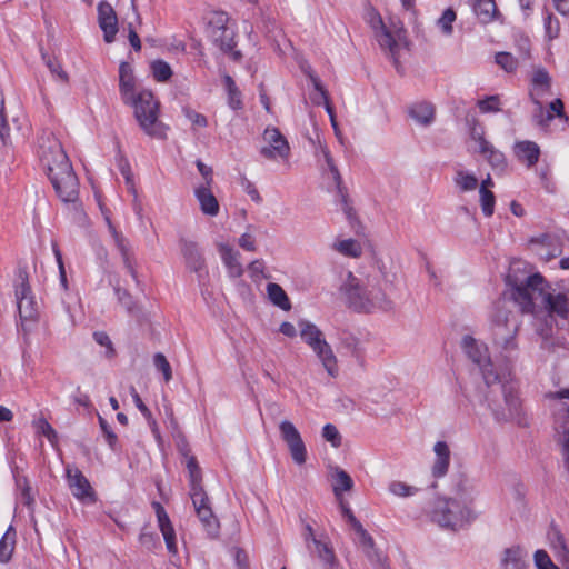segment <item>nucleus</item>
Instances as JSON below:
<instances>
[{
  "mask_svg": "<svg viewBox=\"0 0 569 569\" xmlns=\"http://www.w3.org/2000/svg\"><path fill=\"white\" fill-rule=\"evenodd\" d=\"M506 280L511 288V297L522 313H532L537 320L540 311L546 313L543 322L536 327L543 339L551 337L556 318L569 319V289L565 292L546 290V281L540 273L520 279L510 272Z\"/></svg>",
  "mask_w": 569,
  "mask_h": 569,
  "instance_id": "obj_1",
  "label": "nucleus"
},
{
  "mask_svg": "<svg viewBox=\"0 0 569 569\" xmlns=\"http://www.w3.org/2000/svg\"><path fill=\"white\" fill-rule=\"evenodd\" d=\"M38 154L58 197L66 203L77 201L79 181L61 142L48 136L40 142Z\"/></svg>",
  "mask_w": 569,
  "mask_h": 569,
  "instance_id": "obj_2",
  "label": "nucleus"
},
{
  "mask_svg": "<svg viewBox=\"0 0 569 569\" xmlns=\"http://www.w3.org/2000/svg\"><path fill=\"white\" fill-rule=\"evenodd\" d=\"M457 499L439 498L431 510V519L440 527L456 530L466 522L477 518V513L468 506L476 497L475 486L462 480L457 487Z\"/></svg>",
  "mask_w": 569,
  "mask_h": 569,
  "instance_id": "obj_3",
  "label": "nucleus"
},
{
  "mask_svg": "<svg viewBox=\"0 0 569 569\" xmlns=\"http://www.w3.org/2000/svg\"><path fill=\"white\" fill-rule=\"evenodd\" d=\"M341 295L349 308L356 311L370 312L376 309L389 310L392 301L385 290L367 279L366 281L348 272L340 287Z\"/></svg>",
  "mask_w": 569,
  "mask_h": 569,
  "instance_id": "obj_4",
  "label": "nucleus"
},
{
  "mask_svg": "<svg viewBox=\"0 0 569 569\" xmlns=\"http://www.w3.org/2000/svg\"><path fill=\"white\" fill-rule=\"evenodd\" d=\"M502 372L499 381L487 386L490 390L485 400L495 419L499 422L508 421L520 415L521 402L512 383L507 381Z\"/></svg>",
  "mask_w": 569,
  "mask_h": 569,
  "instance_id": "obj_5",
  "label": "nucleus"
},
{
  "mask_svg": "<svg viewBox=\"0 0 569 569\" xmlns=\"http://www.w3.org/2000/svg\"><path fill=\"white\" fill-rule=\"evenodd\" d=\"M134 110V117L146 134L157 139L166 138L167 127L159 121V102L149 90H141L132 100L124 102Z\"/></svg>",
  "mask_w": 569,
  "mask_h": 569,
  "instance_id": "obj_6",
  "label": "nucleus"
},
{
  "mask_svg": "<svg viewBox=\"0 0 569 569\" xmlns=\"http://www.w3.org/2000/svg\"><path fill=\"white\" fill-rule=\"evenodd\" d=\"M520 328V320L517 313L499 308L492 319V339L495 345L509 359L518 348L517 333Z\"/></svg>",
  "mask_w": 569,
  "mask_h": 569,
  "instance_id": "obj_7",
  "label": "nucleus"
},
{
  "mask_svg": "<svg viewBox=\"0 0 569 569\" xmlns=\"http://www.w3.org/2000/svg\"><path fill=\"white\" fill-rule=\"evenodd\" d=\"M229 17L223 11H214L209 14L207 33L210 40L224 53H230L232 59L238 61L242 54L234 50V31L228 26Z\"/></svg>",
  "mask_w": 569,
  "mask_h": 569,
  "instance_id": "obj_8",
  "label": "nucleus"
},
{
  "mask_svg": "<svg viewBox=\"0 0 569 569\" xmlns=\"http://www.w3.org/2000/svg\"><path fill=\"white\" fill-rule=\"evenodd\" d=\"M16 299L21 322V328L24 332L29 331V325L38 319V306L31 292L28 282V273L24 270H19L16 283Z\"/></svg>",
  "mask_w": 569,
  "mask_h": 569,
  "instance_id": "obj_9",
  "label": "nucleus"
},
{
  "mask_svg": "<svg viewBox=\"0 0 569 569\" xmlns=\"http://www.w3.org/2000/svg\"><path fill=\"white\" fill-rule=\"evenodd\" d=\"M462 347L468 358L479 367L487 386L499 381L502 373L496 370L485 343L477 341L471 336H465Z\"/></svg>",
  "mask_w": 569,
  "mask_h": 569,
  "instance_id": "obj_10",
  "label": "nucleus"
},
{
  "mask_svg": "<svg viewBox=\"0 0 569 569\" xmlns=\"http://www.w3.org/2000/svg\"><path fill=\"white\" fill-rule=\"evenodd\" d=\"M279 431L281 439L288 446L293 462L299 466L303 465L307 460V448L296 426L289 420H283L279 425Z\"/></svg>",
  "mask_w": 569,
  "mask_h": 569,
  "instance_id": "obj_11",
  "label": "nucleus"
},
{
  "mask_svg": "<svg viewBox=\"0 0 569 569\" xmlns=\"http://www.w3.org/2000/svg\"><path fill=\"white\" fill-rule=\"evenodd\" d=\"M263 140L268 144L261 148L260 153L266 159L273 160L278 157L287 159L289 157V143L277 128L268 127L263 132Z\"/></svg>",
  "mask_w": 569,
  "mask_h": 569,
  "instance_id": "obj_12",
  "label": "nucleus"
},
{
  "mask_svg": "<svg viewBox=\"0 0 569 569\" xmlns=\"http://www.w3.org/2000/svg\"><path fill=\"white\" fill-rule=\"evenodd\" d=\"M352 529L357 536V543L372 567L375 569H389L387 558L375 548L373 539L363 526L360 522H356V525L352 526Z\"/></svg>",
  "mask_w": 569,
  "mask_h": 569,
  "instance_id": "obj_13",
  "label": "nucleus"
},
{
  "mask_svg": "<svg viewBox=\"0 0 569 569\" xmlns=\"http://www.w3.org/2000/svg\"><path fill=\"white\" fill-rule=\"evenodd\" d=\"M67 480L69 488L78 500L80 501H94V491L89 480L78 468L67 467Z\"/></svg>",
  "mask_w": 569,
  "mask_h": 569,
  "instance_id": "obj_14",
  "label": "nucleus"
},
{
  "mask_svg": "<svg viewBox=\"0 0 569 569\" xmlns=\"http://www.w3.org/2000/svg\"><path fill=\"white\" fill-rule=\"evenodd\" d=\"M181 252L186 261L187 268L197 273L199 282L208 274L206 260L198 244L192 241L183 240L181 242Z\"/></svg>",
  "mask_w": 569,
  "mask_h": 569,
  "instance_id": "obj_15",
  "label": "nucleus"
},
{
  "mask_svg": "<svg viewBox=\"0 0 569 569\" xmlns=\"http://www.w3.org/2000/svg\"><path fill=\"white\" fill-rule=\"evenodd\" d=\"M98 22L103 32V39L107 43L114 41L118 32V18L112 6L106 1L98 4Z\"/></svg>",
  "mask_w": 569,
  "mask_h": 569,
  "instance_id": "obj_16",
  "label": "nucleus"
},
{
  "mask_svg": "<svg viewBox=\"0 0 569 569\" xmlns=\"http://www.w3.org/2000/svg\"><path fill=\"white\" fill-rule=\"evenodd\" d=\"M106 221L108 224L109 232L113 238L114 244L121 254L124 268L133 279H137L134 258L129 240L116 229V227L112 224L109 218H106Z\"/></svg>",
  "mask_w": 569,
  "mask_h": 569,
  "instance_id": "obj_17",
  "label": "nucleus"
},
{
  "mask_svg": "<svg viewBox=\"0 0 569 569\" xmlns=\"http://www.w3.org/2000/svg\"><path fill=\"white\" fill-rule=\"evenodd\" d=\"M152 507L154 508L157 519H158V525H159L160 531L163 536L166 547L170 553L174 555V553H177V542H176L174 529L171 525V521H170L164 508L162 507V505L160 502H157V501L152 502Z\"/></svg>",
  "mask_w": 569,
  "mask_h": 569,
  "instance_id": "obj_18",
  "label": "nucleus"
},
{
  "mask_svg": "<svg viewBox=\"0 0 569 569\" xmlns=\"http://www.w3.org/2000/svg\"><path fill=\"white\" fill-rule=\"evenodd\" d=\"M119 91L123 102H129L137 94L133 69L126 61H122L119 66Z\"/></svg>",
  "mask_w": 569,
  "mask_h": 569,
  "instance_id": "obj_19",
  "label": "nucleus"
},
{
  "mask_svg": "<svg viewBox=\"0 0 569 569\" xmlns=\"http://www.w3.org/2000/svg\"><path fill=\"white\" fill-rule=\"evenodd\" d=\"M310 348L316 353L317 358L320 360L328 375L332 378L337 377V358L332 351L331 346L326 341V339Z\"/></svg>",
  "mask_w": 569,
  "mask_h": 569,
  "instance_id": "obj_20",
  "label": "nucleus"
},
{
  "mask_svg": "<svg viewBox=\"0 0 569 569\" xmlns=\"http://www.w3.org/2000/svg\"><path fill=\"white\" fill-rule=\"evenodd\" d=\"M551 93V78L545 68L535 70L531 79L530 99H543Z\"/></svg>",
  "mask_w": 569,
  "mask_h": 569,
  "instance_id": "obj_21",
  "label": "nucleus"
},
{
  "mask_svg": "<svg viewBox=\"0 0 569 569\" xmlns=\"http://www.w3.org/2000/svg\"><path fill=\"white\" fill-rule=\"evenodd\" d=\"M211 187L199 186L194 189V196L203 214L216 217L219 213V202L212 193Z\"/></svg>",
  "mask_w": 569,
  "mask_h": 569,
  "instance_id": "obj_22",
  "label": "nucleus"
},
{
  "mask_svg": "<svg viewBox=\"0 0 569 569\" xmlns=\"http://www.w3.org/2000/svg\"><path fill=\"white\" fill-rule=\"evenodd\" d=\"M219 252L228 274L231 278H240L243 274V267L240 262V253L228 244H221Z\"/></svg>",
  "mask_w": 569,
  "mask_h": 569,
  "instance_id": "obj_23",
  "label": "nucleus"
},
{
  "mask_svg": "<svg viewBox=\"0 0 569 569\" xmlns=\"http://www.w3.org/2000/svg\"><path fill=\"white\" fill-rule=\"evenodd\" d=\"M436 460L432 466V475L437 478L443 477L448 472L450 463V450L445 441L436 442L433 447Z\"/></svg>",
  "mask_w": 569,
  "mask_h": 569,
  "instance_id": "obj_24",
  "label": "nucleus"
},
{
  "mask_svg": "<svg viewBox=\"0 0 569 569\" xmlns=\"http://www.w3.org/2000/svg\"><path fill=\"white\" fill-rule=\"evenodd\" d=\"M516 154L519 160L526 161L528 167H532L539 160L540 148L533 141H521L516 144Z\"/></svg>",
  "mask_w": 569,
  "mask_h": 569,
  "instance_id": "obj_25",
  "label": "nucleus"
},
{
  "mask_svg": "<svg viewBox=\"0 0 569 569\" xmlns=\"http://www.w3.org/2000/svg\"><path fill=\"white\" fill-rule=\"evenodd\" d=\"M503 569H525L527 566L526 555L519 547H512L505 550L501 559Z\"/></svg>",
  "mask_w": 569,
  "mask_h": 569,
  "instance_id": "obj_26",
  "label": "nucleus"
},
{
  "mask_svg": "<svg viewBox=\"0 0 569 569\" xmlns=\"http://www.w3.org/2000/svg\"><path fill=\"white\" fill-rule=\"evenodd\" d=\"M409 113L417 123L425 127L431 124L435 119V108L428 102L413 104Z\"/></svg>",
  "mask_w": 569,
  "mask_h": 569,
  "instance_id": "obj_27",
  "label": "nucleus"
},
{
  "mask_svg": "<svg viewBox=\"0 0 569 569\" xmlns=\"http://www.w3.org/2000/svg\"><path fill=\"white\" fill-rule=\"evenodd\" d=\"M298 326L300 329L301 339L309 347H312L325 339L322 331L315 323L307 320H300Z\"/></svg>",
  "mask_w": 569,
  "mask_h": 569,
  "instance_id": "obj_28",
  "label": "nucleus"
},
{
  "mask_svg": "<svg viewBox=\"0 0 569 569\" xmlns=\"http://www.w3.org/2000/svg\"><path fill=\"white\" fill-rule=\"evenodd\" d=\"M379 46L383 50H388L390 58L393 60V64L398 66V52H399V43L393 38L391 32L388 29H383L376 33Z\"/></svg>",
  "mask_w": 569,
  "mask_h": 569,
  "instance_id": "obj_29",
  "label": "nucleus"
},
{
  "mask_svg": "<svg viewBox=\"0 0 569 569\" xmlns=\"http://www.w3.org/2000/svg\"><path fill=\"white\" fill-rule=\"evenodd\" d=\"M197 517L202 523L203 529L208 532L210 537H217L219 533V521L214 516L211 506L207 508H200L197 512Z\"/></svg>",
  "mask_w": 569,
  "mask_h": 569,
  "instance_id": "obj_30",
  "label": "nucleus"
},
{
  "mask_svg": "<svg viewBox=\"0 0 569 569\" xmlns=\"http://www.w3.org/2000/svg\"><path fill=\"white\" fill-rule=\"evenodd\" d=\"M16 486L19 490V500L26 506L29 510L33 509L34 506V496L31 491V487L29 480L24 476H20L19 473H14Z\"/></svg>",
  "mask_w": 569,
  "mask_h": 569,
  "instance_id": "obj_31",
  "label": "nucleus"
},
{
  "mask_svg": "<svg viewBox=\"0 0 569 569\" xmlns=\"http://www.w3.org/2000/svg\"><path fill=\"white\" fill-rule=\"evenodd\" d=\"M180 451L187 456V469L189 475V486L190 488L201 487L202 486V472L198 465V461L194 456H188V451L186 446L181 448L179 446Z\"/></svg>",
  "mask_w": 569,
  "mask_h": 569,
  "instance_id": "obj_32",
  "label": "nucleus"
},
{
  "mask_svg": "<svg viewBox=\"0 0 569 569\" xmlns=\"http://www.w3.org/2000/svg\"><path fill=\"white\" fill-rule=\"evenodd\" d=\"M316 552L318 558L322 561L323 566L332 569L337 565V558L333 548L326 541L313 539Z\"/></svg>",
  "mask_w": 569,
  "mask_h": 569,
  "instance_id": "obj_33",
  "label": "nucleus"
},
{
  "mask_svg": "<svg viewBox=\"0 0 569 569\" xmlns=\"http://www.w3.org/2000/svg\"><path fill=\"white\" fill-rule=\"evenodd\" d=\"M332 491L337 499L342 497L343 491H349L353 487L352 478L343 469L337 468L333 476Z\"/></svg>",
  "mask_w": 569,
  "mask_h": 569,
  "instance_id": "obj_34",
  "label": "nucleus"
},
{
  "mask_svg": "<svg viewBox=\"0 0 569 569\" xmlns=\"http://www.w3.org/2000/svg\"><path fill=\"white\" fill-rule=\"evenodd\" d=\"M16 546V530L10 526L0 539V562H8Z\"/></svg>",
  "mask_w": 569,
  "mask_h": 569,
  "instance_id": "obj_35",
  "label": "nucleus"
},
{
  "mask_svg": "<svg viewBox=\"0 0 569 569\" xmlns=\"http://www.w3.org/2000/svg\"><path fill=\"white\" fill-rule=\"evenodd\" d=\"M267 293L271 302L281 308L282 310H289L291 308L289 298L286 291L278 283L270 282L267 284Z\"/></svg>",
  "mask_w": 569,
  "mask_h": 569,
  "instance_id": "obj_36",
  "label": "nucleus"
},
{
  "mask_svg": "<svg viewBox=\"0 0 569 569\" xmlns=\"http://www.w3.org/2000/svg\"><path fill=\"white\" fill-rule=\"evenodd\" d=\"M473 11L481 22L487 23L493 19L497 6L495 0H476Z\"/></svg>",
  "mask_w": 569,
  "mask_h": 569,
  "instance_id": "obj_37",
  "label": "nucleus"
},
{
  "mask_svg": "<svg viewBox=\"0 0 569 569\" xmlns=\"http://www.w3.org/2000/svg\"><path fill=\"white\" fill-rule=\"evenodd\" d=\"M535 106L532 110V120L540 128H547L553 120V113L547 112L543 108L542 99H530Z\"/></svg>",
  "mask_w": 569,
  "mask_h": 569,
  "instance_id": "obj_38",
  "label": "nucleus"
},
{
  "mask_svg": "<svg viewBox=\"0 0 569 569\" xmlns=\"http://www.w3.org/2000/svg\"><path fill=\"white\" fill-rule=\"evenodd\" d=\"M478 152L487 159L493 169L502 170L506 167L505 154L500 150L496 149L491 142L488 144V148H482Z\"/></svg>",
  "mask_w": 569,
  "mask_h": 569,
  "instance_id": "obj_39",
  "label": "nucleus"
},
{
  "mask_svg": "<svg viewBox=\"0 0 569 569\" xmlns=\"http://www.w3.org/2000/svg\"><path fill=\"white\" fill-rule=\"evenodd\" d=\"M453 181L461 192L473 191L478 187L477 177L463 170L456 172Z\"/></svg>",
  "mask_w": 569,
  "mask_h": 569,
  "instance_id": "obj_40",
  "label": "nucleus"
},
{
  "mask_svg": "<svg viewBox=\"0 0 569 569\" xmlns=\"http://www.w3.org/2000/svg\"><path fill=\"white\" fill-rule=\"evenodd\" d=\"M151 72L158 82H166L172 77V69L164 60H154L151 62Z\"/></svg>",
  "mask_w": 569,
  "mask_h": 569,
  "instance_id": "obj_41",
  "label": "nucleus"
},
{
  "mask_svg": "<svg viewBox=\"0 0 569 569\" xmlns=\"http://www.w3.org/2000/svg\"><path fill=\"white\" fill-rule=\"evenodd\" d=\"M550 399L557 400L558 402L555 406V411L558 415H563L569 419V403L563 400H569V388L559 390L557 392H551L548 395Z\"/></svg>",
  "mask_w": 569,
  "mask_h": 569,
  "instance_id": "obj_42",
  "label": "nucleus"
},
{
  "mask_svg": "<svg viewBox=\"0 0 569 569\" xmlns=\"http://www.w3.org/2000/svg\"><path fill=\"white\" fill-rule=\"evenodd\" d=\"M223 81H224V84H226L227 90H228L229 106L233 110L240 109L241 106H242V102H241V99H240L241 94H240V91L238 90V88L236 86V82L233 81V79L229 74L224 76Z\"/></svg>",
  "mask_w": 569,
  "mask_h": 569,
  "instance_id": "obj_43",
  "label": "nucleus"
},
{
  "mask_svg": "<svg viewBox=\"0 0 569 569\" xmlns=\"http://www.w3.org/2000/svg\"><path fill=\"white\" fill-rule=\"evenodd\" d=\"M477 107L482 113H496L501 111V100L498 94L487 96L478 100Z\"/></svg>",
  "mask_w": 569,
  "mask_h": 569,
  "instance_id": "obj_44",
  "label": "nucleus"
},
{
  "mask_svg": "<svg viewBox=\"0 0 569 569\" xmlns=\"http://www.w3.org/2000/svg\"><path fill=\"white\" fill-rule=\"evenodd\" d=\"M335 248L340 253L357 258L361 254V247L355 239H346L335 244Z\"/></svg>",
  "mask_w": 569,
  "mask_h": 569,
  "instance_id": "obj_45",
  "label": "nucleus"
},
{
  "mask_svg": "<svg viewBox=\"0 0 569 569\" xmlns=\"http://www.w3.org/2000/svg\"><path fill=\"white\" fill-rule=\"evenodd\" d=\"M457 14L452 8H447L441 17L437 20V26L441 29L442 33L450 36L453 31L452 23L455 22Z\"/></svg>",
  "mask_w": 569,
  "mask_h": 569,
  "instance_id": "obj_46",
  "label": "nucleus"
},
{
  "mask_svg": "<svg viewBox=\"0 0 569 569\" xmlns=\"http://www.w3.org/2000/svg\"><path fill=\"white\" fill-rule=\"evenodd\" d=\"M190 498L196 512L200 510V508H207L210 506L209 497L202 486L190 488Z\"/></svg>",
  "mask_w": 569,
  "mask_h": 569,
  "instance_id": "obj_47",
  "label": "nucleus"
},
{
  "mask_svg": "<svg viewBox=\"0 0 569 569\" xmlns=\"http://www.w3.org/2000/svg\"><path fill=\"white\" fill-rule=\"evenodd\" d=\"M320 150H321V153H322V156H323V158H325V161H326V163H327V166H328V169H329V171L331 172L332 178H333V180H335V182H336V184H337V190H338V191H340V189H345V188L342 187V178H341V174H340V172H339V170H338L337 166L335 164L333 159H332V157H331V154H330L329 150H328V149H327V147H325V146H321V147H320Z\"/></svg>",
  "mask_w": 569,
  "mask_h": 569,
  "instance_id": "obj_48",
  "label": "nucleus"
},
{
  "mask_svg": "<svg viewBox=\"0 0 569 569\" xmlns=\"http://www.w3.org/2000/svg\"><path fill=\"white\" fill-rule=\"evenodd\" d=\"M320 150H321V153H322V156H323V158H325V161H326V163H327V166H328V169H329V171L331 172L332 178H333V180H335V182H336V184H337V190H338V191H340V189H345V188L342 187V178H341V174H340V172H339V170H338L337 166L335 164L333 159H332V157H331V154H330L329 150H328V149H327V147H325V146H321V147H320Z\"/></svg>",
  "mask_w": 569,
  "mask_h": 569,
  "instance_id": "obj_49",
  "label": "nucleus"
},
{
  "mask_svg": "<svg viewBox=\"0 0 569 569\" xmlns=\"http://www.w3.org/2000/svg\"><path fill=\"white\" fill-rule=\"evenodd\" d=\"M341 343H342L343 348L347 349L351 353V356L359 358L362 355V351H363L362 345H361L360 340L357 337H355L353 335L346 333L341 338Z\"/></svg>",
  "mask_w": 569,
  "mask_h": 569,
  "instance_id": "obj_50",
  "label": "nucleus"
},
{
  "mask_svg": "<svg viewBox=\"0 0 569 569\" xmlns=\"http://www.w3.org/2000/svg\"><path fill=\"white\" fill-rule=\"evenodd\" d=\"M543 28L546 37L549 40H553L558 38L560 32V23L559 20L550 12H547L545 19H543Z\"/></svg>",
  "mask_w": 569,
  "mask_h": 569,
  "instance_id": "obj_51",
  "label": "nucleus"
},
{
  "mask_svg": "<svg viewBox=\"0 0 569 569\" xmlns=\"http://www.w3.org/2000/svg\"><path fill=\"white\" fill-rule=\"evenodd\" d=\"M153 365H154L156 369L163 375V379L167 382L172 379L171 366L163 353L157 352L153 356Z\"/></svg>",
  "mask_w": 569,
  "mask_h": 569,
  "instance_id": "obj_52",
  "label": "nucleus"
},
{
  "mask_svg": "<svg viewBox=\"0 0 569 569\" xmlns=\"http://www.w3.org/2000/svg\"><path fill=\"white\" fill-rule=\"evenodd\" d=\"M480 194V206L483 214L486 217H491L495 210L496 197L492 191L483 190L479 191Z\"/></svg>",
  "mask_w": 569,
  "mask_h": 569,
  "instance_id": "obj_53",
  "label": "nucleus"
},
{
  "mask_svg": "<svg viewBox=\"0 0 569 569\" xmlns=\"http://www.w3.org/2000/svg\"><path fill=\"white\" fill-rule=\"evenodd\" d=\"M389 491L397 497H409L417 493L416 487L409 486L402 481H392L389 485Z\"/></svg>",
  "mask_w": 569,
  "mask_h": 569,
  "instance_id": "obj_54",
  "label": "nucleus"
},
{
  "mask_svg": "<svg viewBox=\"0 0 569 569\" xmlns=\"http://www.w3.org/2000/svg\"><path fill=\"white\" fill-rule=\"evenodd\" d=\"M533 561L537 569H559L549 555L542 549L535 552Z\"/></svg>",
  "mask_w": 569,
  "mask_h": 569,
  "instance_id": "obj_55",
  "label": "nucleus"
},
{
  "mask_svg": "<svg viewBox=\"0 0 569 569\" xmlns=\"http://www.w3.org/2000/svg\"><path fill=\"white\" fill-rule=\"evenodd\" d=\"M322 437L326 441L330 442L335 448L341 446V436L337 427L331 423L325 425V427L322 428Z\"/></svg>",
  "mask_w": 569,
  "mask_h": 569,
  "instance_id": "obj_56",
  "label": "nucleus"
},
{
  "mask_svg": "<svg viewBox=\"0 0 569 569\" xmlns=\"http://www.w3.org/2000/svg\"><path fill=\"white\" fill-rule=\"evenodd\" d=\"M99 425H100L101 431H102V433H103V436L106 438V441L109 445L110 449L116 451L117 450V443H118L117 435L112 431V429L109 426V423L107 422V420L104 418H102L101 416H99Z\"/></svg>",
  "mask_w": 569,
  "mask_h": 569,
  "instance_id": "obj_57",
  "label": "nucleus"
},
{
  "mask_svg": "<svg viewBox=\"0 0 569 569\" xmlns=\"http://www.w3.org/2000/svg\"><path fill=\"white\" fill-rule=\"evenodd\" d=\"M0 139L6 146L10 140V127L4 113V99L0 97Z\"/></svg>",
  "mask_w": 569,
  "mask_h": 569,
  "instance_id": "obj_58",
  "label": "nucleus"
},
{
  "mask_svg": "<svg viewBox=\"0 0 569 569\" xmlns=\"http://www.w3.org/2000/svg\"><path fill=\"white\" fill-rule=\"evenodd\" d=\"M496 62L507 72H512L517 69V60L509 52H499L496 54Z\"/></svg>",
  "mask_w": 569,
  "mask_h": 569,
  "instance_id": "obj_59",
  "label": "nucleus"
},
{
  "mask_svg": "<svg viewBox=\"0 0 569 569\" xmlns=\"http://www.w3.org/2000/svg\"><path fill=\"white\" fill-rule=\"evenodd\" d=\"M42 58L47 64V67L49 68V70L51 71V73L53 74H57L58 78L63 81V82H68L69 81V76L68 73L62 69V66L59 63V61L54 60V59H51L50 57H48L47 54L42 53Z\"/></svg>",
  "mask_w": 569,
  "mask_h": 569,
  "instance_id": "obj_60",
  "label": "nucleus"
},
{
  "mask_svg": "<svg viewBox=\"0 0 569 569\" xmlns=\"http://www.w3.org/2000/svg\"><path fill=\"white\" fill-rule=\"evenodd\" d=\"M301 70L309 78L315 90L318 93H320L321 97H325L326 88L323 87L319 77L316 74V72L312 70V68L308 63H305V64H301Z\"/></svg>",
  "mask_w": 569,
  "mask_h": 569,
  "instance_id": "obj_61",
  "label": "nucleus"
},
{
  "mask_svg": "<svg viewBox=\"0 0 569 569\" xmlns=\"http://www.w3.org/2000/svg\"><path fill=\"white\" fill-rule=\"evenodd\" d=\"M470 137L471 139L477 143L478 149L477 151H480L482 148H488V144L490 143L485 138V130L481 126L475 123L472 128L470 129Z\"/></svg>",
  "mask_w": 569,
  "mask_h": 569,
  "instance_id": "obj_62",
  "label": "nucleus"
},
{
  "mask_svg": "<svg viewBox=\"0 0 569 569\" xmlns=\"http://www.w3.org/2000/svg\"><path fill=\"white\" fill-rule=\"evenodd\" d=\"M93 339L98 345L107 348L106 356L108 358H112L114 356L116 351L113 349L112 342L104 331H96L93 333Z\"/></svg>",
  "mask_w": 569,
  "mask_h": 569,
  "instance_id": "obj_63",
  "label": "nucleus"
},
{
  "mask_svg": "<svg viewBox=\"0 0 569 569\" xmlns=\"http://www.w3.org/2000/svg\"><path fill=\"white\" fill-rule=\"evenodd\" d=\"M338 196L340 198V204H341L342 211L345 212V214H346L347 219L350 221V223H352V221L356 219V213H355L352 206L349 202L346 189H340V191H338Z\"/></svg>",
  "mask_w": 569,
  "mask_h": 569,
  "instance_id": "obj_64",
  "label": "nucleus"
}]
</instances>
